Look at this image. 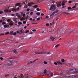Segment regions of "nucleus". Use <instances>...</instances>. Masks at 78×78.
Returning a JSON list of instances; mask_svg holds the SVG:
<instances>
[{
	"mask_svg": "<svg viewBox=\"0 0 78 78\" xmlns=\"http://www.w3.org/2000/svg\"><path fill=\"white\" fill-rule=\"evenodd\" d=\"M78 72V70L76 69H69L68 70V71H67L66 72L68 74V75H71L70 76H69L68 77L69 78H74L75 77V76H71L72 74H74V73H76Z\"/></svg>",
	"mask_w": 78,
	"mask_h": 78,
	"instance_id": "nucleus-1",
	"label": "nucleus"
},
{
	"mask_svg": "<svg viewBox=\"0 0 78 78\" xmlns=\"http://www.w3.org/2000/svg\"><path fill=\"white\" fill-rule=\"evenodd\" d=\"M56 5L54 4L51 5V7L50 8L49 10L50 11H51V10L55 11L56 9Z\"/></svg>",
	"mask_w": 78,
	"mask_h": 78,
	"instance_id": "nucleus-2",
	"label": "nucleus"
},
{
	"mask_svg": "<svg viewBox=\"0 0 78 78\" xmlns=\"http://www.w3.org/2000/svg\"><path fill=\"white\" fill-rule=\"evenodd\" d=\"M11 11H12V10L7 9L4 10V12H11Z\"/></svg>",
	"mask_w": 78,
	"mask_h": 78,
	"instance_id": "nucleus-3",
	"label": "nucleus"
},
{
	"mask_svg": "<svg viewBox=\"0 0 78 78\" xmlns=\"http://www.w3.org/2000/svg\"><path fill=\"white\" fill-rule=\"evenodd\" d=\"M42 53H44V54L46 53V52H35L34 54V55H36V54H42Z\"/></svg>",
	"mask_w": 78,
	"mask_h": 78,
	"instance_id": "nucleus-4",
	"label": "nucleus"
},
{
	"mask_svg": "<svg viewBox=\"0 0 78 78\" xmlns=\"http://www.w3.org/2000/svg\"><path fill=\"white\" fill-rule=\"evenodd\" d=\"M34 3L33 2H29L28 4V6H29V7H31V6H32V5H33Z\"/></svg>",
	"mask_w": 78,
	"mask_h": 78,
	"instance_id": "nucleus-5",
	"label": "nucleus"
},
{
	"mask_svg": "<svg viewBox=\"0 0 78 78\" xmlns=\"http://www.w3.org/2000/svg\"><path fill=\"white\" fill-rule=\"evenodd\" d=\"M30 72V70L28 69H26L25 71V72L26 73H28Z\"/></svg>",
	"mask_w": 78,
	"mask_h": 78,
	"instance_id": "nucleus-6",
	"label": "nucleus"
},
{
	"mask_svg": "<svg viewBox=\"0 0 78 78\" xmlns=\"http://www.w3.org/2000/svg\"><path fill=\"white\" fill-rule=\"evenodd\" d=\"M8 63L9 64H10L11 65L13 64V62L12 61H10L9 60L8 61Z\"/></svg>",
	"mask_w": 78,
	"mask_h": 78,
	"instance_id": "nucleus-7",
	"label": "nucleus"
},
{
	"mask_svg": "<svg viewBox=\"0 0 78 78\" xmlns=\"http://www.w3.org/2000/svg\"><path fill=\"white\" fill-rule=\"evenodd\" d=\"M13 20L15 23H17V19L16 18H13Z\"/></svg>",
	"mask_w": 78,
	"mask_h": 78,
	"instance_id": "nucleus-8",
	"label": "nucleus"
},
{
	"mask_svg": "<svg viewBox=\"0 0 78 78\" xmlns=\"http://www.w3.org/2000/svg\"><path fill=\"white\" fill-rule=\"evenodd\" d=\"M4 27L5 28H9V25H5L4 26Z\"/></svg>",
	"mask_w": 78,
	"mask_h": 78,
	"instance_id": "nucleus-9",
	"label": "nucleus"
},
{
	"mask_svg": "<svg viewBox=\"0 0 78 78\" xmlns=\"http://www.w3.org/2000/svg\"><path fill=\"white\" fill-rule=\"evenodd\" d=\"M34 61H30L29 62H28L27 63V65H29V64H32V63H33V62H34Z\"/></svg>",
	"mask_w": 78,
	"mask_h": 78,
	"instance_id": "nucleus-10",
	"label": "nucleus"
},
{
	"mask_svg": "<svg viewBox=\"0 0 78 78\" xmlns=\"http://www.w3.org/2000/svg\"><path fill=\"white\" fill-rule=\"evenodd\" d=\"M49 76H53V73H51L49 74Z\"/></svg>",
	"mask_w": 78,
	"mask_h": 78,
	"instance_id": "nucleus-11",
	"label": "nucleus"
},
{
	"mask_svg": "<svg viewBox=\"0 0 78 78\" xmlns=\"http://www.w3.org/2000/svg\"><path fill=\"white\" fill-rule=\"evenodd\" d=\"M12 11H15L16 12L17 11V9L15 8H13L12 9Z\"/></svg>",
	"mask_w": 78,
	"mask_h": 78,
	"instance_id": "nucleus-12",
	"label": "nucleus"
},
{
	"mask_svg": "<svg viewBox=\"0 0 78 78\" xmlns=\"http://www.w3.org/2000/svg\"><path fill=\"white\" fill-rule=\"evenodd\" d=\"M38 6L37 5H36L33 6V8H38Z\"/></svg>",
	"mask_w": 78,
	"mask_h": 78,
	"instance_id": "nucleus-13",
	"label": "nucleus"
},
{
	"mask_svg": "<svg viewBox=\"0 0 78 78\" xmlns=\"http://www.w3.org/2000/svg\"><path fill=\"white\" fill-rule=\"evenodd\" d=\"M44 74H45V75H47V70L45 69L44 70Z\"/></svg>",
	"mask_w": 78,
	"mask_h": 78,
	"instance_id": "nucleus-14",
	"label": "nucleus"
},
{
	"mask_svg": "<svg viewBox=\"0 0 78 78\" xmlns=\"http://www.w3.org/2000/svg\"><path fill=\"white\" fill-rule=\"evenodd\" d=\"M59 12V10H56L53 13L55 14L56 13H57V12Z\"/></svg>",
	"mask_w": 78,
	"mask_h": 78,
	"instance_id": "nucleus-15",
	"label": "nucleus"
},
{
	"mask_svg": "<svg viewBox=\"0 0 78 78\" xmlns=\"http://www.w3.org/2000/svg\"><path fill=\"white\" fill-rule=\"evenodd\" d=\"M50 39L52 40V41H54V38L52 37H50Z\"/></svg>",
	"mask_w": 78,
	"mask_h": 78,
	"instance_id": "nucleus-16",
	"label": "nucleus"
},
{
	"mask_svg": "<svg viewBox=\"0 0 78 78\" xmlns=\"http://www.w3.org/2000/svg\"><path fill=\"white\" fill-rule=\"evenodd\" d=\"M57 63H58V64H62V62H61L60 61H58L57 62Z\"/></svg>",
	"mask_w": 78,
	"mask_h": 78,
	"instance_id": "nucleus-17",
	"label": "nucleus"
},
{
	"mask_svg": "<svg viewBox=\"0 0 78 78\" xmlns=\"http://www.w3.org/2000/svg\"><path fill=\"white\" fill-rule=\"evenodd\" d=\"M57 6L58 7H60V6H61V4H57Z\"/></svg>",
	"mask_w": 78,
	"mask_h": 78,
	"instance_id": "nucleus-18",
	"label": "nucleus"
},
{
	"mask_svg": "<svg viewBox=\"0 0 78 78\" xmlns=\"http://www.w3.org/2000/svg\"><path fill=\"white\" fill-rule=\"evenodd\" d=\"M13 52L14 53H15V54H17L18 53V52H17V51L16 50L14 51Z\"/></svg>",
	"mask_w": 78,
	"mask_h": 78,
	"instance_id": "nucleus-19",
	"label": "nucleus"
},
{
	"mask_svg": "<svg viewBox=\"0 0 78 78\" xmlns=\"http://www.w3.org/2000/svg\"><path fill=\"white\" fill-rule=\"evenodd\" d=\"M20 78H23V74H21L20 76Z\"/></svg>",
	"mask_w": 78,
	"mask_h": 78,
	"instance_id": "nucleus-20",
	"label": "nucleus"
},
{
	"mask_svg": "<svg viewBox=\"0 0 78 78\" xmlns=\"http://www.w3.org/2000/svg\"><path fill=\"white\" fill-rule=\"evenodd\" d=\"M60 45V44H57L55 46V48H57V47H59Z\"/></svg>",
	"mask_w": 78,
	"mask_h": 78,
	"instance_id": "nucleus-21",
	"label": "nucleus"
},
{
	"mask_svg": "<svg viewBox=\"0 0 78 78\" xmlns=\"http://www.w3.org/2000/svg\"><path fill=\"white\" fill-rule=\"evenodd\" d=\"M18 23L19 25H21L22 24V23L21 22H20Z\"/></svg>",
	"mask_w": 78,
	"mask_h": 78,
	"instance_id": "nucleus-22",
	"label": "nucleus"
},
{
	"mask_svg": "<svg viewBox=\"0 0 78 78\" xmlns=\"http://www.w3.org/2000/svg\"><path fill=\"white\" fill-rule=\"evenodd\" d=\"M17 17H18V18H19V19H21V16H20V15H18Z\"/></svg>",
	"mask_w": 78,
	"mask_h": 78,
	"instance_id": "nucleus-23",
	"label": "nucleus"
},
{
	"mask_svg": "<svg viewBox=\"0 0 78 78\" xmlns=\"http://www.w3.org/2000/svg\"><path fill=\"white\" fill-rule=\"evenodd\" d=\"M9 25H11V26L13 25V23H12V22H10V23Z\"/></svg>",
	"mask_w": 78,
	"mask_h": 78,
	"instance_id": "nucleus-24",
	"label": "nucleus"
},
{
	"mask_svg": "<svg viewBox=\"0 0 78 78\" xmlns=\"http://www.w3.org/2000/svg\"><path fill=\"white\" fill-rule=\"evenodd\" d=\"M13 36H16V34H17V33H16V32L13 33Z\"/></svg>",
	"mask_w": 78,
	"mask_h": 78,
	"instance_id": "nucleus-25",
	"label": "nucleus"
},
{
	"mask_svg": "<svg viewBox=\"0 0 78 78\" xmlns=\"http://www.w3.org/2000/svg\"><path fill=\"white\" fill-rule=\"evenodd\" d=\"M24 8H28V5H25L24 6Z\"/></svg>",
	"mask_w": 78,
	"mask_h": 78,
	"instance_id": "nucleus-26",
	"label": "nucleus"
},
{
	"mask_svg": "<svg viewBox=\"0 0 78 78\" xmlns=\"http://www.w3.org/2000/svg\"><path fill=\"white\" fill-rule=\"evenodd\" d=\"M36 10L37 11H40V10H41V9H40L39 8H37V9Z\"/></svg>",
	"mask_w": 78,
	"mask_h": 78,
	"instance_id": "nucleus-27",
	"label": "nucleus"
},
{
	"mask_svg": "<svg viewBox=\"0 0 78 78\" xmlns=\"http://www.w3.org/2000/svg\"><path fill=\"white\" fill-rule=\"evenodd\" d=\"M36 14L37 16H40L41 14L39 12L37 13Z\"/></svg>",
	"mask_w": 78,
	"mask_h": 78,
	"instance_id": "nucleus-28",
	"label": "nucleus"
},
{
	"mask_svg": "<svg viewBox=\"0 0 78 78\" xmlns=\"http://www.w3.org/2000/svg\"><path fill=\"white\" fill-rule=\"evenodd\" d=\"M44 64H48V63L46 61H44Z\"/></svg>",
	"mask_w": 78,
	"mask_h": 78,
	"instance_id": "nucleus-29",
	"label": "nucleus"
},
{
	"mask_svg": "<svg viewBox=\"0 0 78 78\" xmlns=\"http://www.w3.org/2000/svg\"><path fill=\"white\" fill-rule=\"evenodd\" d=\"M72 9V8L71 7H68V10H70Z\"/></svg>",
	"mask_w": 78,
	"mask_h": 78,
	"instance_id": "nucleus-30",
	"label": "nucleus"
},
{
	"mask_svg": "<svg viewBox=\"0 0 78 78\" xmlns=\"http://www.w3.org/2000/svg\"><path fill=\"white\" fill-rule=\"evenodd\" d=\"M54 14H54V13H52V14L50 15V17H51L53 16V15H54Z\"/></svg>",
	"mask_w": 78,
	"mask_h": 78,
	"instance_id": "nucleus-31",
	"label": "nucleus"
},
{
	"mask_svg": "<svg viewBox=\"0 0 78 78\" xmlns=\"http://www.w3.org/2000/svg\"><path fill=\"white\" fill-rule=\"evenodd\" d=\"M10 34H11V35H12V34H13V32H10Z\"/></svg>",
	"mask_w": 78,
	"mask_h": 78,
	"instance_id": "nucleus-32",
	"label": "nucleus"
},
{
	"mask_svg": "<svg viewBox=\"0 0 78 78\" xmlns=\"http://www.w3.org/2000/svg\"><path fill=\"white\" fill-rule=\"evenodd\" d=\"M2 25H5V24H6V22H3L2 23Z\"/></svg>",
	"mask_w": 78,
	"mask_h": 78,
	"instance_id": "nucleus-33",
	"label": "nucleus"
},
{
	"mask_svg": "<svg viewBox=\"0 0 78 78\" xmlns=\"http://www.w3.org/2000/svg\"><path fill=\"white\" fill-rule=\"evenodd\" d=\"M34 13L33 12H31L30 13V15L31 16V15H33V14Z\"/></svg>",
	"mask_w": 78,
	"mask_h": 78,
	"instance_id": "nucleus-34",
	"label": "nucleus"
},
{
	"mask_svg": "<svg viewBox=\"0 0 78 78\" xmlns=\"http://www.w3.org/2000/svg\"><path fill=\"white\" fill-rule=\"evenodd\" d=\"M20 10V8L19 7H18L17 8L16 11H19Z\"/></svg>",
	"mask_w": 78,
	"mask_h": 78,
	"instance_id": "nucleus-35",
	"label": "nucleus"
},
{
	"mask_svg": "<svg viewBox=\"0 0 78 78\" xmlns=\"http://www.w3.org/2000/svg\"><path fill=\"white\" fill-rule=\"evenodd\" d=\"M10 21H11V19H9L7 20V22H10Z\"/></svg>",
	"mask_w": 78,
	"mask_h": 78,
	"instance_id": "nucleus-36",
	"label": "nucleus"
},
{
	"mask_svg": "<svg viewBox=\"0 0 78 78\" xmlns=\"http://www.w3.org/2000/svg\"><path fill=\"white\" fill-rule=\"evenodd\" d=\"M26 16V15H25V13H23V17H25V16Z\"/></svg>",
	"mask_w": 78,
	"mask_h": 78,
	"instance_id": "nucleus-37",
	"label": "nucleus"
},
{
	"mask_svg": "<svg viewBox=\"0 0 78 78\" xmlns=\"http://www.w3.org/2000/svg\"><path fill=\"white\" fill-rule=\"evenodd\" d=\"M9 74H7L5 75V77L6 78H7V77H8L9 76Z\"/></svg>",
	"mask_w": 78,
	"mask_h": 78,
	"instance_id": "nucleus-38",
	"label": "nucleus"
},
{
	"mask_svg": "<svg viewBox=\"0 0 78 78\" xmlns=\"http://www.w3.org/2000/svg\"><path fill=\"white\" fill-rule=\"evenodd\" d=\"M61 61L62 62H64V59H62Z\"/></svg>",
	"mask_w": 78,
	"mask_h": 78,
	"instance_id": "nucleus-39",
	"label": "nucleus"
},
{
	"mask_svg": "<svg viewBox=\"0 0 78 78\" xmlns=\"http://www.w3.org/2000/svg\"><path fill=\"white\" fill-rule=\"evenodd\" d=\"M5 35H7V34H9V32H7L5 34Z\"/></svg>",
	"mask_w": 78,
	"mask_h": 78,
	"instance_id": "nucleus-40",
	"label": "nucleus"
},
{
	"mask_svg": "<svg viewBox=\"0 0 78 78\" xmlns=\"http://www.w3.org/2000/svg\"><path fill=\"white\" fill-rule=\"evenodd\" d=\"M29 31H30L29 30H27L25 32V33H28Z\"/></svg>",
	"mask_w": 78,
	"mask_h": 78,
	"instance_id": "nucleus-41",
	"label": "nucleus"
},
{
	"mask_svg": "<svg viewBox=\"0 0 78 78\" xmlns=\"http://www.w3.org/2000/svg\"><path fill=\"white\" fill-rule=\"evenodd\" d=\"M54 64H55V65H57V64H58V63H57V62H54Z\"/></svg>",
	"mask_w": 78,
	"mask_h": 78,
	"instance_id": "nucleus-42",
	"label": "nucleus"
},
{
	"mask_svg": "<svg viewBox=\"0 0 78 78\" xmlns=\"http://www.w3.org/2000/svg\"><path fill=\"white\" fill-rule=\"evenodd\" d=\"M46 27H48L49 26V24L48 23H47L46 24Z\"/></svg>",
	"mask_w": 78,
	"mask_h": 78,
	"instance_id": "nucleus-43",
	"label": "nucleus"
},
{
	"mask_svg": "<svg viewBox=\"0 0 78 78\" xmlns=\"http://www.w3.org/2000/svg\"><path fill=\"white\" fill-rule=\"evenodd\" d=\"M3 11H0V14H3Z\"/></svg>",
	"mask_w": 78,
	"mask_h": 78,
	"instance_id": "nucleus-44",
	"label": "nucleus"
},
{
	"mask_svg": "<svg viewBox=\"0 0 78 78\" xmlns=\"http://www.w3.org/2000/svg\"><path fill=\"white\" fill-rule=\"evenodd\" d=\"M48 18H49V16H46L45 17L46 19H48Z\"/></svg>",
	"mask_w": 78,
	"mask_h": 78,
	"instance_id": "nucleus-45",
	"label": "nucleus"
},
{
	"mask_svg": "<svg viewBox=\"0 0 78 78\" xmlns=\"http://www.w3.org/2000/svg\"><path fill=\"white\" fill-rule=\"evenodd\" d=\"M37 20H40V18L39 17L37 18Z\"/></svg>",
	"mask_w": 78,
	"mask_h": 78,
	"instance_id": "nucleus-46",
	"label": "nucleus"
},
{
	"mask_svg": "<svg viewBox=\"0 0 78 78\" xmlns=\"http://www.w3.org/2000/svg\"><path fill=\"white\" fill-rule=\"evenodd\" d=\"M63 3H66V2H67V1L66 0H64L63 1Z\"/></svg>",
	"mask_w": 78,
	"mask_h": 78,
	"instance_id": "nucleus-47",
	"label": "nucleus"
},
{
	"mask_svg": "<svg viewBox=\"0 0 78 78\" xmlns=\"http://www.w3.org/2000/svg\"><path fill=\"white\" fill-rule=\"evenodd\" d=\"M30 10V9H27V11H29Z\"/></svg>",
	"mask_w": 78,
	"mask_h": 78,
	"instance_id": "nucleus-48",
	"label": "nucleus"
},
{
	"mask_svg": "<svg viewBox=\"0 0 78 78\" xmlns=\"http://www.w3.org/2000/svg\"><path fill=\"white\" fill-rule=\"evenodd\" d=\"M26 23H27V22H26V21H24L23 22V24H25Z\"/></svg>",
	"mask_w": 78,
	"mask_h": 78,
	"instance_id": "nucleus-49",
	"label": "nucleus"
},
{
	"mask_svg": "<svg viewBox=\"0 0 78 78\" xmlns=\"http://www.w3.org/2000/svg\"><path fill=\"white\" fill-rule=\"evenodd\" d=\"M18 5H19V3H17L16 4V5H15V6H18Z\"/></svg>",
	"mask_w": 78,
	"mask_h": 78,
	"instance_id": "nucleus-50",
	"label": "nucleus"
},
{
	"mask_svg": "<svg viewBox=\"0 0 78 78\" xmlns=\"http://www.w3.org/2000/svg\"><path fill=\"white\" fill-rule=\"evenodd\" d=\"M36 31V30H32V31H33V32H35Z\"/></svg>",
	"mask_w": 78,
	"mask_h": 78,
	"instance_id": "nucleus-51",
	"label": "nucleus"
},
{
	"mask_svg": "<svg viewBox=\"0 0 78 78\" xmlns=\"http://www.w3.org/2000/svg\"><path fill=\"white\" fill-rule=\"evenodd\" d=\"M73 2L72 1H69V3H72Z\"/></svg>",
	"mask_w": 78,
	"mask_h": 78,
	"instance_id": "nucleus-52",
	"label": "nucleus"
},
{
	"mask_svg": "<svg viewBox=\"0 0 78 78\" xmlns=\"http://www.w3.org/2000/svg\"><path fill=\"white\" fill-rule=\"evenodd\" d=\"M24 53H28V51H24Z\"/></svg>",
	"mask_w": 78,
	"mask_h": 78,
	"instance_id": "nucleus-53",
	"label": "nucleus"
},
{
	"mask_svg": "<svg viewBox=\"0 0 78 78\" xmlns=\"http://www.w3.org/2000/svg\"><path fill=\"white\" fill-rule=\"evenodd\" d=\"M18 13H16L15 14L16 16H18Z\"/></svg>",
	"mask_w": 78,
	"mask_h": 78,
	"instance_id": "nucleus-54",
	"label": "nucleus"
},
{
	"mask_svg": "<svg viewBox=\"0 0 78 78\" xmlns=\"http://www.w3.org/2000/svg\"><path fill=\"white\" fill-rule=\"evenodd\" d=\"M62 6H64V5H65V4L64 3H62Z\"/></svg>",
	"mask_w": 78,
	"mask_h": 78,
	"instance_id": "nucleus-55",
	"label": "nucleus"
},
{
	"mask_svg": "<svg viewBox=\"0 0 78 78\" xmlns=\"http://www.w3.org/2000/svg\"><path fill=\"white\" fill-rule=\"evenodd\" d=\"M3 35H4L3 34H0V36H3Z\"/></svg>",
	"mask_w": 78,
	"mask_h": 78,
	"instance_id": "nucleus-56",
	"label": "nucleus"
},
{
	"mask_svg": "<svg viewBox=\"0 0 78 78\" xmlns=\"http://www.w3.org/2000/svg\"><path fill=\"white\" fill-rule=\"evenodd\" d=\"M47 54H51V53L50 52H48L47 53Z\"/></svg>",
	"mask_w": 78,
	"mask_h": 78,
	"instance_id": "nucleus-57",
	"label": "nucleus"
},
{
	"mask_svg": "<svg viewBox=\"0 0 78 78\" xmlns=\"http://www.w3.org/2000/svg\"><path fill=\"white\" fill-rule=\"evenodd\" d=\"M76 8V6H74L73 7H72L73 9H74V8Z\"/></svg>",
	"mask_w": 78,
	"mask_h": 78,
	"instance_id": "nucleus-58",
	"label": "nucleus"
},
{
	"mask_svg": "<svg viewBox=\"0 0 78 78\" xmlns=\"http://www.w3.org/2000/svg\"><path fill=\"white\" fill-rule=\"evenodd\" d=\"M11 16H14L15 15L14 14H11Z\"/></svg>",
	"mask_w": 78,
	"mask_h": 78,
	"instance_id": "nucleus-59",
	"label": "nucleus"
},
{
	"mask_svg": "<svg viewBox=\"0 0 78 78\" xmlns=\"http://www.w3.org/2000/svg\"><path fill=\"white\" fill-rule=\"evenodd\" d=\"M3 58H2V57L0 58V59L1 60H3Z\"/></svg>",
	"mask_w": 78,
	"mask_h": 78,
	"instance_id": "nucleus-60",
	"label": "nucleus"
},
{
	"mask_svg": "<svg viewBox=\"0 0 78 78\" xmlns=\"http://www.w3.org/2000/svg\"><path fill=\"white\" fill-rule=\"evenodd\" d=\"M27 19V17H24V19Z\"/></svg>",
	"mask_w": 78,
	"mask_h": 78,
	"instance_id": "nucleus-61",
	"label": "nucleus"
},
{
	"mask_svg": "<svg viewBox=\"0 0 78 78\" xmlns=\"http://www.w3.org/2000/svg\"><path fill=\"white\" fill-rule=\"evenodd\" d=\"M33 34V32H30V33L29 34Z\"/></svg>",
	"mask_w": 78,
	"mask_h": 78,
	"instance_id": "nucleus-62",
	"label": "nucleus"
},
{
	"mask_svg": "<svg viewBox=\"0 0 78 78\" xmlns=\"http://www.w3.org/2000/svg\"><path fill=\"white\" fill-rule=\"evenodd\" d=\"M2 55V52L0 51V55Z\"/></svg>",
	"mask_w": 78,
	"mask_h": 78,
	"instance_id": "nucleus-63",
	"label": "nucleus"
},
{
	"mask_svg": "<svg viewBox=\"0 0 78 78\" xmlns=\"http://www.w3.org/2000/svg\"><path fill=\"white\" fill-rule=\"evenodd\" d=\"M41 16H44V14H43V13L41 14Z\"/></svg>",
	"mask_w": 78,
	"mask_h": 78,
	"instance_id": "nucleus-64",
	"label": "nucleus"
}]
</instances>
